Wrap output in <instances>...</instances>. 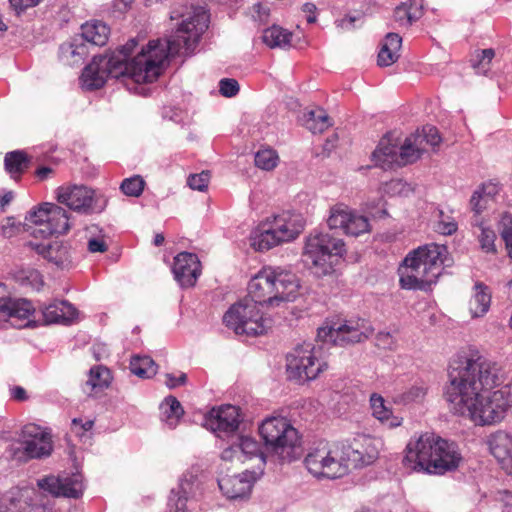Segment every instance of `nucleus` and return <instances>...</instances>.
<instances>
[{"label":"nucleus","mask_w":512,"mask_h":512,"mask_svg":"<svg viewBox=\"0 0 512 512\" xmlns=\"http://www.w3.org/2000/svg\"><path fill=\"white\" fill-rule=\"evenodd\" d=\"M183 18L173 35L165 40H151L146 48L129 61L137 46L130 39L123 47L107 55L94 56L80 77L82 88L96 90L101 88L109 77H129L136 83L155 81L169 56L193 53L201 35L208 28L209 16L203 7H192L187 16L182 13L171 14V19Z\"/></svg>","instance_id":"obj_1"},{"label":"nucleus","mask_w":512,"mask_h":512,"mask_svg":"<svg viewBox=\"0 0 512 512\" xmlns=\"http://www.w3.org/2000/svg\"><path fill=\"white\" fill-rule=\"evenodd\" d=\"M449 384L445 397L454 413L470 417L476 424L500 422L511 407L508 393L489 390L503 383L500 368L478 351L457 353L449 365Z\"/></svg>","instance_id":"obj_2"},{"label":"nucleus","mask_w":512,"mask_h":512,"mask_svg":"<svg viewBox=\"0 0 512 512\" xmlns=\"http://www.w3.org/2000/svg\"><path fill=\"white\" fill-rule=\"evenodd\" d=\"M462 456L454 442L434 433H424L406 446L403 464L408 468L443 475L458 468Z\"/></svg>","instance_id":"obj_3"},{"label":"nucleus","mask_w":512,"mask_h":512,"mask_svg":"<svg viewBox=\"0 0 512 512\" xmlns=\"http://www.w3.org/2000/svg\"><path fill=\"white\" fill-rule=\"evenodd\" d=\"M452 260L445 245L431 243L411 251L399 269L400 286L409 290H427Z\"/></svg>","instance_id":"obj_4"},{"label":"nucleus","mask_w":512,"mask_h":512,"mask_svg":"<svg viewBox=\"0 0 512 512\" xmlns=\"http://www.w3.org/2000/svg\"><path fill=\"white\" fill-rule=\"evenodd\" d=\"M349 455L357 457L350 445L321 442L309 451L304 464L317 478L336 479L348 473Z\"/></svg>","instance_id":"obj_5"},{"label":"nucleus","mask_w":512,"mask_h":512,"mask_svg":"<svg viewBox=\"0 0 512 512\" xmlns=\"http://www.w3.org/2000/svg\"><path fill=\"white\" fill-rule=\"evenodd\" d=\"M305 221L301 214L286 211L267 219L251 234V245L258 251H267L284 242L296 239L303 231Z\"/></svg>","instance_id":"obj_6"},{"label":"nucleus","mask_w":512,"mask_h":512,"mask_svg":"<svg viewBox=\"0 0 512 512\" xmlns=\"http://www.w3.org/2000/svg\"><path fill=\"white\" fill-rule=\"evenodd\" d=\"M265 450L281 461L290 462L300 455L297 430L282 417L267 418L259 427Z\"/></svg>","instance_id":"obj_7"},{"label":"nucleus","mask_w":512,"mask_h":512,"mask_svg":"<svg viewBox=\"0 0 512 512\" xmlns=\"http://www.w3.org/2000/svg\"><path fill=\"white\" fill-rule=\"evenodd\" d=\"M345 252L342 239L328 232H314L306 240L303 256L305 262L311 264L315 274L324 276L334 271V266Z\"/></svg>","instance_id":"obj_8"},{"label":"nucleus","mask_w":512,"mask_h":512,"mask_svg":"<svg viewBox=\"0 0 512 512\" xmlns=\"http://www.w3.org/2000/svg\"><path fill=\"white\" fill-rule=\"evenodd\" d=\"M223 322L236 334L247 336L264 334L271 327V320L264 318L258 305L248 298L232 305L224 314Z\"/></svg>","instance_id":"obj_9"},{"label":"nucleus","mask_w":512,"mask_h":512,"mask_svg":"<svg viewBox=\"0 0 512 512\" xmlns=\"http://www.w3.org/2000/svg\"><path fill=\"white\" fill-rule=\"evenodd\" d=\"M425 151V147L421 146L414 134L406 137L399 151L397 146L392 142L390 135L383 137L372 157L377 166L383 169L393 168L396 166H405L419 160Z\"/></svg>","instance_id":"obj_10"},{"label":"nucleus","mask_w":512,"mask_h":512,"mask_svg":"<svg viewBox=\"0 0 512 512\" xmlns=\"http://www.w3.org/2000/svg\"><path fill=\"white\" fill-rule=\"evenodd\" d=\"M373 333L369 321L361 318H351L332 322L330 325L320 327L317 337L323 342H330L336 346H348L367 340Z\"/></svg>","instance_id":"obj_11"},{"label":"nucleus","mask_w":512,"mask_h":512,"mask_svg":"<svg viewBox=\"0 0 512 512\" xmlns=\"http://www.w3.org/2000/svg\"><path fill=\"white\" fill-rule=\"evenodd\" d=\"M318 354L319 350L311 343L296 346L286 357L288 378L299 383L317 378L327 367Z\"/></svg>","instance_id":"obj_12"},{"label":"nucleus","mask_w":512,"mask_h":512,"mask_svg":"<svg viewBox=\"0 0 512 512\" xmlns=\"http://www.w3.org/2000/svg\"><path fill=\"white\" fill-rule=\"evenodd\" d=\"M21 436L23 441L10 447L9 454L12 459L26 462L29 459L50 455L51 435L42 427L29 423L23 427Z\"/></svg>","instance_id":"obj_13"},{"label":"nucleus","mask_w":512,"mask_h":512,"mask_svg":"<svg viewBox=\"0 0 512 512\" xmlns=\"http://www.w3.org/2000/svg\"><path fill=\"white\" fill-rule=\"evenodd\" d=\"M25 219L39 226L33 233H39L42 237L65 234L70 229L67 211L53 203L41 204L37 209L31 210Z\"/></svg>","instance_id":"obj_14"},{"label":"nucleus","mask_w":512,"mask_h":512,"mask_svg":"<svg viewBox=\"0 0 512 512\" xmlns=\"http://www.w3.org/2000/svg\"><path fill=\"white\" fill-rule=\"evenodd\" d=\"M57 200L70 209L83 213L101 212L107 204V199L102 194L84 185L59 187Z\"/></svg>","instance_id":"obj_15"},{"label":"nucleus","mask_w":512,"mask_h":512,"mask_svg":"<svg viewBox=\"0 0 512 512\" xmlns=\"http://www.w3.org/2000/svg\"><path fill=\"white\" fill-rule=\"evenodd\" d=\"M35 311L32 303L26 299H12L8 296L6 286L0 284V319L11 326L23 328L28 326L29 317Z\"/></svg>","instance_id":"obj_16"},{"label":"nucleus","mask_w":512,"mask_h":512,"mask_svg":"<svg viewBox=\"0 0 512 512\" xmlns=\"http://www.w3.org/2000/svg\"><path fill=\"white\" fill-rule=\"evenodd\" d=\"M240 410L233 405L213 408L205 419V426L218 437H236L241 423Z\"/></svg>","instance_id":"obj_17"},{"label":"nucleus","mask_w":512,"mask_h":512,"mask_svg":"<svg viewBox=\"0 0 512 512\" xmlns=\"http://www.w3.org/2000/svg\"><path fill=\"white\" fill-rule=\"evenodd\" d=\"M327 224L330 229H342L345 234L351 236H359L369 231L368 219L363 215L353 213L344 204H336L331 207Z\"/></svg>","instance_id":"obj_18"},{"label":"nucleus","mask_w":512,"mask_h":512,"mask_svg":"<svg viewBox=\"0 0 512 512\" xmlns=\"http://www.w3.org/2000/svg\"><path fill=\"white\" fill-rule=\"evenodd\" d=\"M38 486L54 496L79 498L84 490L80 474L66 476H48L38 481Z\"/></svg>","instance_id":"obj_19"},{"label":"nucleus","mask_w":512,"mask_h":512,"mask_svg":"<svg viewBox=\"0 0 512 512\" xmlns=\"http://www.w3.org/2000/svg\"><path fill=\"white\" fill-rule=\"evenodd\" d=\"M174 278L182 288L195 285L201 274V264L198 256L190 252H181L174 258L172 268Z\"/></svg>","instance_id":"obj_20"},{"label":"nucleus","mask_w":512,"mask_h":512,"mask_svg":"<svg viewBox=\"0 0 512 512\" xmlns=\"http://www.w3.org/2000/svg\"><path fill=\"white\" fill-rule=\"evenodd\" d=\"M271 286L277 298L275 306L294 301L298 295L299 281L294 273L281 268H270Z\"/></svg>","instance_id":"obj_21"},{"label":"nucleus","mask_w":512,"mask_h":512,"mask_svg":"<svg viewBox=\"0 0 512 512\" xmlns=\"http://www.w3.org/2000/svg\"><path fill=\"white\" fill-rule=\"evenodd\" d=\"M255 477L253 472L245 471L238 475H224L218 478V486L228 499L247 498L252 490Z\"/></svg>","instance_id":"obj_22"},{"label":"nucleus","mask_w":512,"mask_h":512,"mask_svg":"<svg viewBox=\"0 0 512 512\" xmlns=\"http://www.w3.org/2000/svg\"><path fill=\"white\" fill-rule=\"evenodd\" d=\"M199 486L200 482L196 475L191 472L185 473L180 480L178 491H171L167 512H189L187 502L196 495Z\"/></svg>","instance_id":"obj_23"},{"label":"nucleus","mask_w":512,"mask_h":512,"mask_svg":"<svg viewBox=\"0 0 512 512\" xmlns=\"http://www.w3.org/2000/svg\"><path fill=\"white\" fill-rule=\"evenodd\" d=\"M270 268H264L254 276L248 284L249 301L256 305L269 304L275 306L277 298L271 286Z\"/></svg>","instance_id":"obj_24"},{"label":"nucleus","mask_w":512,"mask_h":512,"mask_svg":"<svg viewBox=\"0 0 512 512\" xmlns=\"http://www.w3.org/2000/svg\"><path fill=\"white\" fill-rule=\"evenodd\" d=\"M487 443L491 454L512 475V437L503 431H497L489 436Z\"/></svg>","instance_id":"obj_25"},{"label":"nucleus","mask_w":512,"mask_h":512,"mask_svg":"<svg viewBox=\"0 0 512 512\" xmlns=\"http://www.w3.org/2000/svg\"><path fill=\"white\" fill-rule=\"evenodd\" d=\"M45 324L69 325L77 317L76 308L68 301H53L41 308Z\"/></svg>","instance_id":"obj_26"},{"label":"nucleus","mask_w":512,"mask_h":512,"mask_svg":"<svg viewBox=\"0 0 512 512\" xmlns=\"http://www.w3.org/2000/svg\"><path fill=\"white\" fill-rule=\"evenodd\" d=\"M382 442L380 439L372 437H364L362 443V449L352 447V451L355 452L356 456L349 455V467H359L363 465L372 464L379 455Z\"/></svg>","instance_id":"obj_27"},{"label":"nucleus","mask_w":512,"mask_h":512,"mask_svg":"<svg viewBox=\"0 0 512 512\" xmlns=\"http://www.w3.org/2000/svg\"><path fill=\"white\" fill-rule=\"evenodd\" d=\"M35 249L38 254L57 267L65 268L71 263L69 248L60 242L56 241L48 245L36 244Z\"/></svg>","instance_id":"obj_28"},{"label":"nucleus","mask_w":512,"mask_h":512,"mask_svg":"<svg viewBox=\"0 0 512 512\" xmlns=\"http://www.w3.org/2000/svg\"><path fill=\"white\" fill-rule=\"evenodd\" d=\"M423 15V1L409 0L401 3L394 10V20L400 27H409Z\"/></svg>","instance_id":"obj_29"},{"label":"nucleus","mask_w":512,"mask_h":512,"mask_svg":"<svg viewBox=\"0 0 512 512\" xmlns=\"http://www.w3.org/2000/svg\"><path fill=\"white\" fill-rule=\"evenodd\" d=\"M82 38L95 46H103L108 40L109 27L101 21L87 22L81 26Z\"/></svg>","instance_id":"obj_30"},{"label":"nucleus","mask_w":512,"mask_h":512,"mask_svg":"<svg viewBox=\"0 0 512 512\" xmlns=\"http://www.w3.org/2000/svg\"><path fill=\"white\" fill-rule=\"evenodd\" d=\"M474 290L469 302V309L473 317H481L489 310L491 294L487 286L482 283L475 284Z\"/></svg>","instance_id":"obj_31"},{"label":"nucleus","mask_w":512,"mask_h":512,"mask_svg":"<svg viewBox=\"0 0 512 512\" xmlns=\"http://www.w3.org/2000/svg\"><path fill=\"white\" fill-rule=\"evenodd\" d=\"M162 420L166 425L173 429L177 426L180 418L184 414L183 407L174 396H168L160 405Z\"/></svg>","instance_id":"obj_32"},{"label":"nucleus","mask_w":512,"mask_h":512,"mask_svg":"<svg viewBox=\"0 0 512 512\" xmlns=\"http://www.w3.org/2000/svg\"><path fill=\"white\" fill-rule=\"evenodd\" d=\"M304 125L312 133H322L331 125V119L321 108L313 109L304 114Z\"/></svg>","instance_id":"obj_33"},{"label":"nucleus","mask_w":512,"mask_h":512,"mask_svg":"<svg viewBox=\"0 0 512 512\" xmlns=\"http://www.w3.org/2000/svg\"><path fill=\"white\" fill-rule=\"evenodd\" d=\"M370 405L373 416L382 423H387L391 428L401 424V421L397 417L392 416L390 409L385 406V401L382 396L372 394L370 397Z\"/></svg>","instance_id":"obj_34"},{"label":"nucleus","mask_w":512,"mask_h":512,"mask_svg":"<svg viewBox=\"0 0 512 512\" xmlns=\"http://www.w3.org/2000/svg\"><path fill=\"white\" fill-rule=\"evenodd\" d=\"M291 37V32L274 25L264 30L262 40L270 48H285L290 45Z\"/></svg>","instance_id":"obj_35"},{"label":"nucleus","mask_w":512,"mask_h":512,"mask_svg":"<svg viewBox=\"0 0 512 512\" xmlns=\"http://www.w3.org/2000/svg\"><path fill=\"white\" fill-rule=\"evenodd\" d=\"M498 192L499 188L497 184L492 182L484 183L481 187L474 191L470 199L471 209L476 214L482 213L485 210V203L480 204L479 198L485 201H491L498 194Z\"/></svg>","instance_id":"obj_36"},{"label":"nucleus","mask_w":512,"mask_h":512,"mask_svg":"<svg viewBox=\"0 0 512 512\" xmlns=\"http://www.w3.org/2000/svg\"><path fill=\"white\" fill-rule=\"evenodd\" d=\"M157 364L149 356H134L130 361V371L140 378H151L157 373Z\"/></svg>","instance_id":"obj_37"},{"label":"nucleus","mask_w":512,"mask_h":512,"mask_svg":"<svg viewBox=\"0 0 512 512\" xmlns=\"http://www.w3.org/2000/svg\"><path fill=\"white\" fill-rule=\"evenodd\" d=\"M237 447L240 449L242 459L260 457L265 462V453L261 450L260 444L249 436L236 435Z\"/></svg>","instance_id":"obj_38"},{"label":"nucleus","mask_w":512,"mask_h":512,"mask_svg":"<svg viewBox=\"0 0 512 512\" xmlns=\"http://www.w3.org/2000/svg\"><path fill=\"white\" fill-rule=\"evenodd\" d=\"M111 380L110 370L105 366L98 365L90 369L86 385L90 386L91 390H103L110 385Z\"/></svg>","instance_id":"obj_39"},{"label":"nucleus","mask_w":512,"mask_h":512,"mask_svg":"<svg viewBox=\"0 0 512 512\" xmlns=\"http://www.w3.org/2000/svg\"><path fill=\"white\" fill-rule=\"evenodd\" d=\"M4 164L10 174L20 175L28 168L29 158L25 152L16 150L5 155Z\"/></svg>","instance_id":"obj_40"},{"label":"nucleus","mask_w":512,"mask_h":512,"mask_svg":"<svg viewBox=\"0 0 512 512\" xmlns=\"http://www.w3.org/2000/svg\"><path fill=\"white\" fill-rule=\"evenodd\" d=\"M427 391L428 387L423 382H416L407 390L397 395L395 402L404 405L413 402H420L425 398Z\"/></svg>","instance_id":"obj_41"},{"label":"nucleus","mask_w":512,"mask_h":512,"mask_svg":"<svg viewBox=\"0 0 512 512\" xmlns=\"http://www.w3.org/2000/svg\"><path fill=\"white\" fill-rule=\"evenodd\" d=\"M494 56L493 49L476 51L471 59L472 67L477 73L485 75L490 69V63Z\"/></svg>","instance_id":"obj_42"},{"label":"nucleus","mask_w":512,"mask_h":512,"mask_svg":"<svg viewBox=\"0 0 512 512\" xmlns=\"http://www.w3.org/2000/svg\"><path fill=\"white\" fill-rule=\"evenodd\" d=\"M417 137L418 142L421 146L425 147V144L432 147L438 146L442 139L439 135L438 129L432 125H425L421 130H417L413 133Z\"/></svg>","instance_id":"obj_43"},{"label":"nucleus","mask_w":512,"mask_h":512,"mask_svg":"<svg viewBox=\"0 0 512 512\" xmlns=\"http://www.w3.org/2000/svg\"><path fill=\"white\" fill-rule=\"evenodd\" d=\"M277 162L278 155L273 149H262L255 154V165L262 170L270 171L274 169Z\"/></svg>","instance_id":"obj_44"},{"label":"nucleus","mask_w":512,"mask_h":512,"mask_svg":"<svg viewBox=\"0 0 512 512\" xmlns=\"http://www.w3.org/2000/svg\"><path fill=\"white\" fill-rule=\"evenodd\" d=\"M145 187V181L139 175H135L130 178H126L122 181L120 189L121 191L131 197H139Z\"/></svg>","instance_id":"obj_45"},{"label":"nucleus","mask_w":512,"mask_h":512,"mask_svg":"<svg viewBox=\"0 0 512 512\" xmlns=\"http://www.w3.org/2000/svg\"><path fill=\"white\" fill-rule=\"evenodd\" d=\"M499 230L505 241L509 257L512 259V215L504 213L499 222Z\"/></svg>","instance_id":"obj_46"},{"label":"nucleus","mask_w":512,"mask_h":512,"mask_svg":"<svg viewBox=\"0 0 512 512\" xmlns=\"http://www.w3.org/2000/svg\"><path fill=\"white\" fill-rule=\"evenodd\" d=\"M438 222L436 225V231L442 235H452L457 231L458 225L455 220L449 216H446L442 210L438 211Z\"/></svg>","instance_id":"obj_47"},{"label":"nucleus","mask_w":512,"mask_h":512,"mask_svg":"<svg viewBox=\"0 0 512 512\" xmlns=\"http://www.w3.org/2000/svg\"><path fill=\"white\" fill-rule=\"evenodd\" d=\"M495 240H496V234L492 229L486 228V227H481V233L479 235V242H480V245H481V248L483 251H485L487 253H495L496 252V248H495V244H494Z\"/></svg>","instance_id":"obj_48"},{"label":"nucleus","mask_w":512,"mask_h":512,"mask_svg":"<svg viewBox=\"0 0 512 512\" xmlns=\"http://www.w3.org/2000/svg\"><path fill=\"white\" fill-rule=\"evenodd\" d=\"M210 175L208 171L193 174L188 177L187 183L193 190L204 191L208 187Z\"/></svg>","instance_id":"obj_49"},{"label":"nucleus","mask_w":512,"mask_h":512,"mask_svg":"<svg viewBox=\"0 0 512 512\" xmlns=\"http://www.w3.org/2000/svg\"><path fill=\"white\" fill-rule=\"evenodd\" d=\"M399 58V53L391 50L387 45L382 44L378 53V65L382 67L390 66L395 63Z\"/></svg>","instance_id":"obj_50"},{"label":"nucleus","mask_w":512,"mask_h":512,"mask_svg":"<svg viewBox=\"0 0 512 512\" xmlns=\"http://www.w3.org/2000/svg\"><path fill=\"white\" fill-rule=\"evenodd\" d=\"M20 222H16L14 217H7L1 224L0 235L4 238H11L20 231Z\"/></svg>","instance_id":"obj_51"},{"label":"nucleus","mask_w":512,"mask_h":512,"mask_svg":"<svg viewBox=\"0 0 512 512\" xmlns=\"http://www.w3.org/2000/svg\"><path fill=\"white\" fill-rule=\"evenodd\" d=\"M219 91L225 97H233L239 92V84L235 79L223 78L219 82Z\"/></svg>","instance_id":"obj_52"},{"label":"nucleus","mask_w":512,"mask_h":512,"mask_svg":"<svg viewBox=\"0 0 512 512\" xmlns=\"http://www.w3.org/2000/svg\"><path fill=\"white\" fill-rule=\"evenodd\" d=\"M221 459L224 461L243 460L240 449L237 447V441H233L227 448L221 453Z\"/></svg>","instance_id":"obj_53"},{"label":"nucleus","mask_w":512,"mask_h":512,"mask_svg":"<svg viewBox=\"0 0 512 512\" xmlns=\"http://www.w3.org/2000/svg\"><path fill=\"white\" fill-rule=\"evenodd\" d=\"M42 0H9L11 7L13 10L20 14L27 8L38 5Z\"/></svg>","instance_id":"obj_54"},{"label":"nucleus","mask_w":512,"mask_h":512,"mask_svg":"<svg viewBox=\"0 0 512 512\" xmlns=\"http://www.w3.org/2000/svg\"><path fill=\"white\" fill-rule=\"evenodd\" d=\"M383 44L387 45V47L391 50L399 53L402 44V38L397 33H388Z\"/></svg>","instance_id":"obj_55"},{"label":"nucleus","mask_w":512,"mask_h":512,"mask_svg":"<svg viewBox=\"0 0 512 512\" xmlns=\"http://www.w3.org/2000/svg\"><path fill=\"white\" fill-rule=\"evenodd\" d=\"M376 344L383 349H391L394 344V339L389 332H379L376 337Z\"/></svg>","instance_id":"obj_56"},{"label":"nucleus","mask_w":512,"mask_h":512,"mask_svg":"<svg viewBox=\"0 0 512 512\" xmlns=\"http://www.w3.org/2000/svg\"><path fill=\"white\" fill-rule=\"evenodd\" d=\"M88 251L91 252V253H96V252H100V253H103L107 250V244L105 243V241L103 239H100V238H91L89 241H88Z\"/></svg>","instance_id":"obj_57"},{"label":"nucleus","mask_w":512,"mask_h":512,"mask_svg":"<svg viewBox=\"0 0 512 512\" xmlns=\"http://www.w3.org/2000/svg\"><path fill=\"white\" fill-rule=\"evenodd\" d=\"M360 16H347L337 21V26L344 30H351L356 27L355 23L360 21Z\"/></svg>","instance_id":"obj_58"},{"label":"nucleus","mask_w":512,"mask_h":512,"mask_svg":"<svg viewBox=\"0 0 512 512\" xmlns=\"http://www.w3.org/2000/svg\"><path fill=\"white\" fill-rule=\"evenodd\" d=\"M186 380L187 375L185 373H181L178 378L174 377L172 374H166L165 383L169 388H175L178 385L185 384Z\"/></svg>","instance_id":"obj_59"},{"label":"nucleus","mask_w":512,"mask_h":512,"mask_svg":"<svg viewBox=\"0 0 512 512\" xmlns=\"http://www.w3.org/2000/svg\"><path fill=\"white\" fill-rule=\"evenodd\" d=\"M10 396L16 401H25L28 399L26 390L21 386H15L10 389Z\"/></svg>","instance_id":"obj_60"},{"label":"nucleus","mask_w":512,"mask_h":512,"mask_svg":"<svg viewBox=\"0 0 512 512\" xmlns=\"http://www.w3.org/2000/svg\"><path fill=\"white\" fill-rule=\"evenodd\" d=\"M302 10L304 13L307 14V22L308 23H314L316 22V15L315 12L317 10V7L314 3H305L302 7Z\"/></svg>","instance_id":"obj_61"},{"label":"nucleus","mask_w":512,"mask_h":512,"mask_svg":"<svg viewBox=\"0 0 512 512\" xmlns=\"http://www.w3.org/2000/svg\"><path fill=\"white\" fill-rule=\"evenodd\" d=\"M501 494V501L504 504L503 512H512V492L505 490Z\"/></svg>","instance_id":"obj_62"},{"label":"nucleus","mask_w":512,"mask_h":512,"mask_svg":"<svg viewBox=\"0 0 512 512\" xmlns=\"http://www.w3.org/2000/svg\"><path fill=\"white\" fill-rule=\"evenodd\" d=\"M336 140H337L336 135H333L331 138H328L326 140L325 144L323 145V150H324L325 155L328 156L330 154V152L335 148Z\"/></svg>","instance_id":"obj_63"},{"label":"nucleus","mask_w":512,"mask_h":512,"mask_svg":"<svg viewBox=\"0 0 512 512\" xmlns=\"http://www.w3.org/2000/svg\"><path fill=\"white\" fill-rule=\"evenodd\" d=\"M52 173V169L49 168V167H40L39 169H37L36 171V175L38 178H40L41 180L47 178V176Z\"/></svg>","instance_id":"obj_64"}]
</instances>
